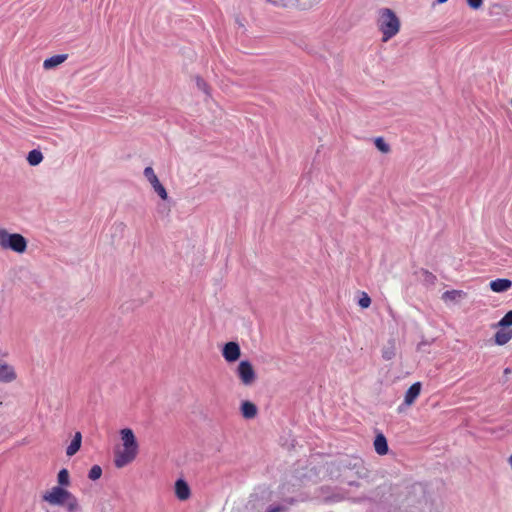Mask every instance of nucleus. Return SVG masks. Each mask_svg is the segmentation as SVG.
<instances>
[{
	"label": "nucleus",
	"mask_w": 512,
	"mask_h": 512,
	"mask_svg": "<svg viewBox=\"0 0 512 512\" xmlns=\"http://www.w3.org/2000/svg\"><path fill=\"white\" fill-rule=\"evenodd\" d=\"M467 297V294L462 290H449L442 294V300L445 303L457 304Z\"/></svg>",
	"instance_id": "11"
},
{
	"label": "nucleus",
	"mask_w": 512,
	"mask_h": 512,
	"mask_svg": "<svg viewBox=\"0 0 512 512\" xmlns=\"http://www.w3.org/2000/svg\"><path fill=\"white\" fill-rule=\"evenodd\" d=\"M490 289L495 293H503L512 287V281L509 279L501 278L490 282Z\"/></svg>",
	"instance_id": "12"
},
{
	"label": "nucleus",
	"mask_w": 512,
	"mask_h": 512,
	"mask_svg": "<svg viewBox=\"0 0 512 512\" xmlns=\"http://www.w3.org/2000/svg\"><path fill=\"white\" fill-rule=\"evenodd\" d=\"M175 495L180 501H185L190 498L191 490L185 480L178 479L175 482Z\"/></svg>",
	"instance_id": "9"
},
{
	"label": "nucleus",
	"mask_w": 512,
	"mask_h": 512,
	"mask_svg": "<svg viewBox=\"0 0 512 512\" xmlns=\"http://www.w3.org/2000/svg\"><path fill=\"white\" fill-rule=\"evenodd\" d=\"M102 475V469L100 466L98 465H94L90 471H89V474H88V477L89 479L95 481V480H98Z\"/></svg>",
	"instance_id": "26"
},
{
	"label": "nucleus",
	"mask_w": 512,
	"mask_h": 512,
	"mask_svg": "<svg viewBox=\"0 0 512 512\" xmlns=\"http://www.w3.org/2000/svg\"><path fill=\"white\" fill-rule=\"evenodd\" d=\"M66 59H67L66 54L54 55V56L44 60L43 67L46 70L53 69V68L59 66L60 64H62Z\"/></svg>",
	"instance_id": "15"
},
{
	"label": "nucleus",
	"mask_w": 512,
	"mask_h": 512,
	"mask_svg": "<svg viewBox=\"0 0 512 512\" xmlns=\"http://www.w3.org/2000/svg\"><path fill=\"white\" fill-rule=\"evenodd\" d=\"M494 343L498 346H504L512 339L511 328H498V331L494 334Z\"/></svg>",
	"instance_id": "10"
},
{
	"label": "nucleus",
	"mask_w": 512,
	"mask_h": 512,
	"mask_svg": "<svg viewBox=\"0 0 512 512\" xmlns=\"http://www.w3.org/2000/svg\"><path fill=\"white\" fill-rule=\"evenodd\" d=\"M273 6L286 10H293V0H266Z\"/></svg>",
	"instance_id": "21"
},
{
	"label": "nucleus",
	"mask_w": 512,
	"mask_h": 512,
	"mask_svg": "<svg viewBox=\"0 0 512 512\" xmlns=\"http://www.w3.org/2000/svg\"><path fill=\"white\" fill-rule=\"evenodd\" d=\"M466 3L471 9L478 10L482 7L483 0H466Z\"/></svg>",
	"instance_id": "27"
},
{
	"label": "nucleus",
	"mask_w": 512,
	"mask_h": 512,
	"mask_svg": "<svg viewBox=\"0 0 512 512\" xmlns=\"http://www.w3.org/2000/svg\"><path fill=\"white\" fill-rule=\"evenodd\" d=\"M375 146L382 153L386 154L390 152V146L381 137L375 139Z\"/></svg>",
	"instance_id": "25"
},
{
	"label": "nucleus",
	"mask_w": 512,
	"mask_h": 512,
	"mask_svg": "<svg viewBox=\"0 0 512 512\" xmlns=\"http://www.w3.org/2000/svg\"><path fill=\"white\" fill-rule=\"evenodd\" d=\"M374 449L379 455H385L388 452V444L383 434H378L374 440Z\"/></svg>",
	"instance_id": "17"
},
{
	"label": "nucleus",
	"mask_w": 512,
	"mask_h": 512,
	"mask_svg": "<svg viewBox=\"0 0 512 512\" xmlns=\"http://www.w3.org/2000/svg\"><path fill=\"white\" fill-rule=\"evenodd\" d=\"M448 0H436V3L437 4H444L446 3Z\"/></svg>",
	"instance_id": "29"
},
{
	"label": "nucleus",
	"mask_w": 512,
	"mask_h": 512,
	"mask_svg": "<svg viewBox=\"0 0 512 512\" xmlns=\"http://www.w3.org/2000/svg\"><path fill=\"white\" fill-rule=\"evenodd\" d=\"M320 0H293V10L307 11L315 7Z\"/></svg>",
	"instance_id": "16"
},
{
	"label": "nucleus",
	"mask_w": 512,
	"mask_h": 512,
	"mask_svg": "<svg viewBox=\"0 0 512 512\" xmlns=\"http://www.w3.org/2000/svg\"><path fill=\"white\" fill-rule=\"evenodd\" d=\"M26 159L30 166H37L43 161L44 156L40 150L33 149L28 153Z\"/></svg>",
	"instance_id": "19"
},
{
	"label": "nucleus",
	"mask_w": 512,
	"mask_h": 512,
	"mask_svg": "<svg viewBox=\"0 0 512 512\" xmlns=\"http://www.w3.org/2000/svg\"><path fill=\"white\" fill-rule=\"evenodd\" d=\"M143 175L146 181L150 184L153 191L160 197V199L163 201L168 200V192L160 182L158 176L151 166H148L144 169Z\"/></svg>",
	"instance_id": "6"
},
{
	"label": "nucleus",
	"mask_w": 512,
	"mask_h": 512,
	"mask_svg": "<svg viewBox=\"0 0 512 512\" xmlns=\"http://www.w3.org/2000/svg\"><path fill=\"white\" fill-rule=\"evenodd\" d=\"M496 328H510L512 327V310L507 312L496 324Z\"/></svg>",
	"instance_id": "22"
},
{
	"label": "nucleus",
	"mask_w": 512,
	"mask_h": 512,
	"mask_svg": "<svg viewBox=\"0 0 512 512\" xmlns=\"http://www.w3.org/2000/svg\"><path fill=\"white\" fill-rule=\"evenodd\" d=\"M193 81L198 90L202 91L207 95L209 94V86L201 77L196 76L194 77Z\"/></svg>",
	"instance_id": "23"
},
{
	"label": "nucleus",
	"mask_w": 512,
	"mask_h": 512,
	"mask_svg": "<svg viewBox=\"0 0 512 512\" xmlns=\"http://www.w3.org/2000/svg\"><path fill=\"white\" fill-rule=\"evenodd\" d=\"M240 411L245 419H253L257 416L258 408L251 401H243L240 406Z\"/></svg>",
	"instance_id": "13"
},
{
	"label": "nucleus",
	"mask_w": 512,
	"mask_h": 512,
	"mask_svg": "<svg viewBox=\"0 0 512 512\" xmlns=\"http://www.w3.org/2000/svg\"><path fill=\"white\" fill-rule=\"evenodd\" d=\"M236 375L238 376L242 385L250 387L254 385L257 380L256 371L252 363L248 360H242L236 368Z\"/></svg>",
	"instance_id": "5"
},
{
	"label": "nucleus",
	"mask_w": 512,
	"mask_h": 512,
	"mask_svg": "<svg viewBox=\"0 0 512 512\" xmlns=\"http://www.w3.org/2000/svg\"><path fill=\"white\" fill-rule=\"evenodd\" d=\"M421 389V382H415L407 389L404 395L403 404L398 408L400 412L403 411V407L408 408L414 404L415 400L419 397L421 393Z\"/></svg>",
	"instance_id": "7"
},
{
	"label": "nucleus",
	"mask_w": 512,
	"mask_h": 512,
	"mask_svg": "<svg viewBox=\"0 0 512 512\" xmlns=\"http://www.w3.org/2000/svg\"><path fill=\"white\" fill-rule=\"evenodd\" d=\"M71 485L70 473L66 468L61 469L57 474V485L58 487H64L68 489Z\"/></svg>",
	"instance_id": "18"
},
{
	"label": "nucleus",
	"mask_w": 512,
	"mask_h": 512,
	"mask_svg": "<svg viewBox=\"0 0 512 512\" xmlns=\"http://www.w3.org/2000/svg\"><path fill=\"white\" fill-rule=\"evenodd\" d=\"M401 23L398 16L390 8H383L379 12L378 28L382 33V41L387 42L400 31Z\"/></svg>",
	"instance_id": "3"
},
{
	"label": "nucleus",
	"mask_w": 512,
	"mask_h": 512,
	"mask_svg": "<svg viewBox=\"0 0 512 512\" xmlns=\"http://www.w3.org/2000/svg\"><path fill=\"white\" fill-rule=\"evenodd\" d=\"M222 356L228 363L236 362L241 356V349L236 342H227L222 348Z\"/></svg>",
	"instance_id": "8"
},
{
	"label": "nucleus",
	"mask_w": 512,
	"mask_h": 512,
	"mask_svg": "<svg viewBox=\"0 0 512 512\" xmlns=\"http://www.w3.org/2000/svg\"><path fill=\"white\" fill-rule=\"evenodd\" d=\"M508 462H509V465H510V466H511V468H512V455L509 457Z\"/></svg>",
	"instance_id": "30"
},
{
	"label": "nucleus",
	"mask_w": 512,
	"mask_h": 512,
	"mask_svg": "<svg viewBox=\"0 0 512 512\" xmlns=\"http://www.w3.org/2000/svg\"><path fill=\"white\" fill-rule=\"evenodd\" d=\"M358 305L362 309H367L371 305V298L366 292H361L358 300Z\"/></svg>",
	"instance_id": "24"
},
{
	"label": "nucleus",
	"mask_w": 512,
	"mask_h": 512,
	"mask_svg": "<svg viewBox=\"0 0 512 512\" xmlns=\"http://www.w3.org/2000/svg\"><path fill=\"white\" fill-rule=\"evenodd\" d=\"M81 444H82V434L80 432H76L74 434V437L71 440L70 444L66 448V455L68 457L75 455L80 450Z\"/></svg>",
	"instance_id": "14"
},
{
	"label": "nucleus",
	"mask_w": 512,
	"mask_h": 512,
	"mask_svg": "<svg viewBox=\"0 0 512 512\" xmlns=\"http://www.w3.org/2000/svg\"><path fill=\"white\" fill-rule=\"evenodd\" d=\"M396 355V345L395 342H390L387 346L382 349V357L385 360H391Z\"/></svg>",
	"instance_id": "20"
},
{
	"label": "nucleus",
	"mask_w": 512,
	"mask_h": 512,
	"mask_svg": "<svg viewBox=\"0 0 512 512\" xmlns=\"http://www.w3.org/2000/svg\"><path fill=\"white\" fill-rule=\"evenodd\" d=\"M28 240L20 233L10 232L4 227H0V249L11 251L16 254L26 253Z\"/></svg>",
	"instance_id": "4"
},
{
	"label": "nucleus",
	"mask_w": 512,
	"mask_h": 512,
	"mask_svg": "<svg viewBox=\"0 0 512 512\" xmlns=\"http://www.w3.org/2000/svg\"><path fill=\"white\" fill-rule=\"evenodd\" d=\"M42 500L50 506L63 507L66 512H79L77 497L64 487L52 486L42 494Z\"/></svg>",
	"instance_id": "2"
},
{
	"label": "nucleus",
	"mask_w": 512,
	"mask_h": 512,
	"mask_svg": "<svg viewBox=\"0 0 512 512\" xmlns=\"http://www.w3.org/2000/svg\"><path fill=\"white\" fill-rule=\"evenodd\" d=\"M280 511V508L276 507V508H271L268 512H279Z\"/></svg>",
	"instance_id": "28"
},
{
	"label": "nucleus",
	"mask_w": 512,
	"mask_h": 512,
	"mask_svg": "<svg viewBox=\"0 0 512 512\" xmlns=\"http://www.w3.org/2000/svg\"><path fill=\"white\" fill-rule=\"evenodd\" d=\"M120 444L114 449V466L122 469L133 463L140 452L137 437L131 428H123L119 431Z\"/></svg>",
	"instance_id": "1"
}]
</instances>
